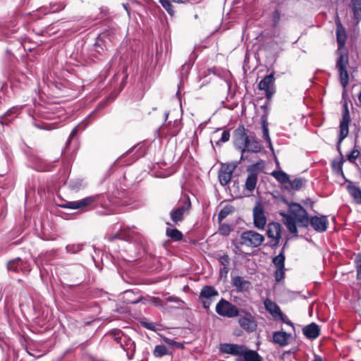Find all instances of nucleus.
<instances>
[{"label":"nucleus","mask_w":361,"mask_h":361,"mask_svg":"<svg viewBox=\"0 0 361 361\" xmlns=\"http://www.w3.org/2000/svg\"><path fill=\"white\" fill-rule=\"evenodd\" d=\"M288 208L290 214L284 212H280V214L283 216V222L288 231L292 233H297L296 224L302 226L308 224L307 213L300 204L297 203L289 204Z\"/></svg>","instance_id":"obj_1"},{"label":"nucleus","mask_w":361,"mask_h":361,"mask_svg":"<svg viewBox=\"0 0 361 361\" xmlns=\"http://www.w3.org/2000/svg\"><path fill=\"white\" fill-rule=\"evenodd\" d=\"M264 240V237L253 231L243 232L240 236V243L250 247H258Z\"/></svg>","instance_id":"obj_2"},{"label":"nucleus","mask_w":361,"mask_h":361,"mask_svg":"<svg viewBox=\"0 0 361 361\" xmlns=\"http://www.w3.org/2000/svg\"><path fill=\"white\" fill-rule=\"evenodd\" d=\"M348 64V56L347 54H341L337 60L336 67L339 72V78L341 85L345 88L349 82V75L346 67Z\"/></svg>","instance_id":"obj_3"},{"label":"nucleus","mask_w":361,"mask_h":361,"mask_svg":"<svg viewBox=\"0 0 361 361\" xmlns=\"http://www.w3.org/2000/svg\"><path fill=\"white\" fill-rule=\"evenodd\" d=\"M274 82V73H271L269 75H266L258 84L259 90L265 92L267 100H271L272 96L275 93Z\"/></svg>","instance_id":"obj_4"},{"label":"nucleus","mask_w":361,"mask_h":361,"mask_svg":"<svg viewBox=\"0 0 361 361\" xmlns=\"http://www.w3.org/2000/svg\"><path fill=\"white\" fill-rule=\"evenodd\" d=\"M216 312L224 317H233L238 314L236 307L225 300H221L216 305Z\"/></svg>","instance_id":"obj_5"},{"label":"nucleus","mask_w":361,"mask_h":361,"mask_svg":"<svg viewBox=\"0 0 361 361\" xmlns=\"http://www.w3.org/2000/svg\"><path fill=\"white\" fill-rule=\"evenodd\" d=\"M237 166V163L223 164L219 170V179L222 185H226L231 179L232 173Z\"/></svg>","instance_id":"obj_6"},{"label":"nucleus","mask_w":361,"mask_h":361,"mask_svg":"<svg viewBox=\"0 0 361 361\" xmlns=\"http://www.w3.org/2000/svg\"><path fill=\"white\" fill-rule=\"evenodd\" d=\"M94 201V198L93 197H87L76 201H66L60 204V207L69 209H84L92 204Z\"/></svg>","instance_id":"obj_7"},{"label":"nucleus","mask_w":361,"mask_h":361,"mask_svg":"<svg viewBox=\"0 0 361 361\" xmlns=\"http://www.w3.org/2000/svg\"><path fill=\"white\" fill-rule=\"evenodd\" d=\"M254 224L259 229H263L267 224L264 210L260 203H257L253 209Z\"/></svg>","instance_id":"obj_8"},{"label":"nucleus","mask_w":361,"mask_h":361,"mask_svg":"<svg viewBox=\"0 0 361 361\" xmlns=\"http://www.w3.org/2000/svg\"><path fill=\"white\" fill-rule=\"evenodd\" d=\"M350 121V116L348 105L345 103L343 105V109L342 111V120L340 122V135H348V126Z\"/></svg>","instance_id":"obj_9"},{"label":"nucleus","mask_w":361,"mask_h":361,"mask_svg":"<svg viewBox=\"0 0 361 361\" xmlns=\"http://www.w3.org/2000/svg\"><path fill=\"white\" fill-rule=\"evenodd\" d=\"M240 326L247 331H254L256 330L257 324L253 316L250 314H246L244 317L239 319Z\"/></svg>","instance_id":"obj_10"},{"label":"nucleus","mask_w":361,"mask_h":361,"mask_svg":"<svg viewBox=\"0 0 361 361\" xmlns=\"http://www.w3.org/2000/svg\"><path fill=\"white\" fill-rule=\"evenodd\" d=\"M190 207V202L189 200H188L184 205L180 206L179 207L171 212L170 216L171 220L175 224H177L179 221H182L184 214L189 210Z\"/></svg>","instance_id":"obj_11"},{"label":"nucleus","mask_w":361,"mask_h":361,"mask_svg":"<svg viewBox=\"0 0 361 361\" xmlns=\"http://www.w3.org/2000/svg\"><path fill=\"white\" fill-rule=\"evenodd\" d=\"M264 305L265 309L271 314L274 320H278L279 317H282L283 312L276 302L269 299H266Z\"/></svg>","instance_id":"obj_12"},{"label":"nucleus","mask_w":361,"mask_h":361,"mask_svg":"<svg viewBox=\"0 0 361 361\" xmlns=\"http://www.w3.org/2000/svg\"><path fill=\"white\" fill-rule=\"evenodd\" d=\"M312 226L317 231L323 232L327 228L328 221L326 216H314L310 220Z\"/></svg>","instance_id":"obj_13"},{"label":"nucleus","mask_w":361,"mask_h":361,"mask_svg":"<svg viewBox=\"0 0 361 361\" xmlns=\"http://www.w3.org/2000/svg\"><path fill=\"white\" fill-rule=\"evenodd\" d=\"M255 166H252L248 169L249 174L245 181V188L249 191H252L257 183V173L254 171Z\"/></svg>","instance_id":"obj_14"},{"label":"nucleus","mask_w":361,"mask_h":361,"mask_svg":"<svg viewBox=\"0 0 361 361\" xmlns=\"http://www.w3.org/2000/svg\"><path fill=\"white\" fill-rule=\"evenodd\" d=\"M269 101L267 102L262 106H261V109L264 111V114L261 117V128L262 130L263 135H269V130L268 127V115H269V109L268 106L269 104Z\"/></svg>","instance_id":"obj_15"},{"label":"nucleus","mask_w":361,"mask_h":361,"mask_svg":"<svg viewBox=\"0 0 361 361\" xmlns=\"http://www.w3.org/2000/svg\"><path fill=\"white\" fill-rule=\"evenodd\" d=\"M239 355L243 357L240 361H262V357L256 351L247 350L244 345Z\"/></svg>","instance_id":"obj_16"},{"label":"nucleus","mask_w":361,"mask_h":361,"mask_svg":"<svg viewBox=\"0 0 361 361\" xmlns=\"http://www.w3.org/2000/svg\"><path fill=\"white\" fill-rule=\"evenodd\" d=\"M243 345L237 344H223L220 347V350L225 353L234 355H239L242 353Z\"/></svg>","instance_id":"obj_17"},{"label":"nucleus","mask_w":361,"mask_h":361,"mask_svg":"<svg viewBox=\"0 0 361 361\" xmlns=\"http://www.w3.org/2000/svg\"><path fill=\"white\" fill-rule=\"evenodd\" d=\"M233 285L238 289L239 291H245L248 290L251 288V283L246 280H244L240 276H235L232 280Z\"/></svg>","instance_id":"obj_18"},{"label":"nucleus","mask_w":361,"mask_h":361,"mask_svg":"<svg viewBox=\"0 0 361 361\" xmlns=\"http://www.w3.org/2000/svg\"><path fill=\"white\" fill-rule=\"evenodd\" d=\"M290 335L284 331H276L273 334V341L281 346H285L288 343Z\"/></svg>","instance_id":"obj_19"},{"label":"nucleus","mask_w":361,"mask_h":361,"mask_svg":"<svg viewBox=\"0 0 361 361\" xmlns=\"http://www.w3.org/2000/svg\"><path fill=\"white\" fill-rule=\"evenodd\" d=\"M268 236L279 240L281 238V226L278 223H271L268 226Z\"/></svg>","instance_id":"obj_20"},{"label":"nucleus","mask_w":361,"mask_h":361,"mask_svg":"<svg viewBox=\"0 0 361 361\" xmlns=\"http://www.w3.org/2000/svg\"><path fill=\"white\" fill-rule=\"evenodd\" d=\"M302 331L304 334L309 338H316L319 334V326L314 323L306 326L303 328Z\"/></svg>","instance_id":"obj_21"},{"label":"nucleus","mask_w":361,"mask_h":361,"mask_svg":"<svg viewBox=\"0 0 361 361\" xmlns=\"http://www.w3.org/2000/svg\"><path fill=\"white\" fill-rule=\"evenodd\" d=\"M245 151L257 152L260 150V145L255 139V137H248L245 145Z\"/></svg>","instance_id":"obj_22"},{"label":"nucleus","mask_w":361,"mask_h":361,"mask_svg":"<svg viewBox=\"0 0 361 361\" xmlns=\"http://www.w3.org/2000/svg\"><path fill=\"white\" fill-rule=\"evenodd\" d=\"M66 4L64 1H60L58 3H54L50 4V8H42L41 11H44V14H47L48 13H56L59 12L62 10H63L66 7Z\"/></svg>","instance_id":"obj_23"},{"label":"nucleus","mask_w":361,"mask_h":361,"mask_svg":"<svg viewBox=\"0 0 361 361\" xmlns=\"http://www.w3.org/2000/svg\"><path fill=\"white\" fill-rule=\"evenodd\" d=\"M218 295V292L212 286H205L200 293L201 299L211 300L212 297Z\"/></svg>","instance_id":"obj_24"},{"label":"nucleus","mask_w":361,"mask_h":361,"mask_svg":"<svg viewBox=\"0 0 361 361\" xmlns=\"http://www.w3.org/2000/svg\"><path fill=\"white\" fill-rule=\"evenodd\" d=\"M336 37L338 47H343L346 40V34L344 27L341 23L337 24Z\"/></svg>","instance_id":"obj_25"},{"label":"nucleus","mask_w":361,"mask_h":361,"mask_svg":"<svg viewBox=\"0 0 361 361\" xmlns=\"http://www.w3.org/2000/svg\"><path fill=\"white\" fill-rule=\"evenodd\" d=\"M23 266V262L19 258L10 261L8 263V269L14 271H19L22 270Z\"/></svg>","instance_id":"obj_26"},{"label":"nucleus","mask_w":361,"mask_h":361,"mask_svg":"<svg viewBox=\"0 0 361 361\" xmlns=\"http://www.w3.org/2000/svg\"><path fill=\"white\" fill-rule=\"evenodd\" d=\"M271 175L281 183H287L290 182L288 175L282 171H273Z\"/></svg>","instance_id":"obj_27"},{"label":"nucleus","mask_w":361,"mask_h":361,"mask_svg":"<svg viewBox=\"0 0 361 361\" xmlns=\"http://www.w3.org/2000/svg\"><path fill=\"white\" fill-rule=\"evenodd\" d=\"M351 4L355 18L361 20V0H352Z\"/></svg>","instance_id":"obj_28"},{"label":"nucleus","mask_w":361,"mask_h":361,"mask_svg":"<svg viewBox=\"0 0 361 361\" xmlns=\"http://www.w3.org/2000/svg\"><path fill=\"white\" fill-rule=\"evenodd\" d=\"M166 234L173 240H180L183 238V234L176 228H167Z\"/></svg>","instance_id":"obj_29"},{"label":"nucleus","mask_w":361,"mask_h":361,"mask_svg":"<svg viewBox=\"0 0 361 361\" xmlns=\"http://www.w3.org/2000/svg\"><path fill=\"white\" fill-rule=\"evenodd\" d=\"M348 190L356 202L361 204V190L356 186H348Z\"/></svg>","instance_id":"obj_30"},{"label":"nucleus","mask_w":361,"mask_h":361,"mask_svg":"<svg viewBox=\"0 0 361 361\" xmlns=\"http://www.w3.org/2000/svg\"><path fill=\"white\" fill-rule=\"evenodd\" d=\"M153 354L155 357H159L169 354V350L162 345H157L154 350Z\"/></svg>","instance_id":"obj_31"},{"label":"nucleus","mask_w":361,"mask_h":361,"mask_svg":"<svg viewBox=\"0 0 361 361\" xmlns=\"http://www.w3.org/2000/svg\"><path fill=\"white\" fill-rule=\"evenodd\" d=\"M285 257L282 253L274 258L273 262L277 268H284Z\"/></svg>","instance_id":"obj_32"},{"label":"nucleus","mask_w":361,"mask_h":361,"mask_svg":"<svg viewBox=\"0 0 361 361\" xmlns=\"http://www.w3.org/2000/svg\"><path fill=\"white\" fill-rule=\"evenodd\" d=\"M247 138H248V137H236L235 140V146L243 151H245Z\"/></svg>","instance_id":"obj_33"},{"label":"nucleus","mask_w":361,"mask_h":361,"mask_svg":"<svg viewBox=\"0 0 361 361\" xmlns=\"http://www.w3.org/2000/svg\"><path fill=\"white\" fill-rule=\"evenodd\" d=\"M159 3L161 6L166 9V11L169 13V15H173V6L171 4L169 0H159Z\"/></svg>","instance_id":"obj_34"},{"label":"nucleus","mask_w":361,"mask_h":361,"mask_svg":"<svg viewBox=\"0 0 361 361\" xmlns=\"http://www.w3.org/2000/svg\"><path fill=\"white\" fill-rule=\"evenodd\" d=\"M82 244H72V245H68L66 247V250L67 252L71 253V254H74V253L79 252L80 250H82Z\"/></svg>","instance_id":"obj_35"},{"label":"nucleus","mask_w":361,"mask_h":361,"mask_svg":"<svg viewBox=\"0 0 361 361\" xmlns=\"http://www.w3.org/2000/svg\"><path fill=\"white\" fill-rule=\"evenodd\" d=\"M87 122L82 121L79 125H78L77 126H75V128H73L70 135L73 136V135H76L78 133H81V131L83 129H85L87 127Z\"/></svg>","instance_id":"obj_36"},{"label":"nucleus","mask_w":361,"mask_h":361,"mask_svg":"<svg viewBox=\"0 0 361 361\" xmlns=\"http://www.w3.org/2000/svg\"><path fill=\"white\" fill-rule=\"evenodd\" d=\"M292 189L298 190L301 188L303 185V182L301 179H295L293 181L289 182Z\"/></svg>","instance_id":"obj_37"},{"label":"nucleus","mask_w":361,"mask_h":361,"mask_svg":"<svg viewBox=\"0 0 361 361\" xmlns=\"http://www.w3.org/2000/svg\"><path fill=\"white\" fill-rule=\"evenodd\" d=\"M83 185V181L81 179H78L75 180H71L70 186L74 190H77L80 188Z\"/></svg>","instance_id":"obj_38"},{"label":"nucleus","mask_w":361,"mask_h":361,"mask_svg":"<svg viewBox=\"0 0 361 361\" xmlns=\"http://www.w3.org/2000/svg\"><path fill=\"white\" fill-rule=\"evenodd\" d=\"M232 211L231 207H225L221 209L219 214V221H222L229 213Z\"/></svg>","instance_id":"obj_39"},{"label":"nucleus","mask_w":361,"mask_h":361,"mask_svg":"<svg viewBox=\"0 0 361 361\" xmlns=\"http://www.w3.org/2000/svg\"><path fill=\"white\" fill-rule=\"evenodd\" d=\"M231 228L227 224H221L219 226V233L223 235H228L230 233Z\"/></svg>","instance_id":"obj_40"},{"label":"nucleus","mask_w":361,"mask_h":361,"mask_svg":"<svg viewBox=\"0 0 361 361\" xmlns=\"http://www.w3.org/2000/svg\"><path fill=\"white\" fill-rule=\"evenodd\" d=\"M284 276L283 268H277L275 272V277L277 281H281Z\"/></svg>","instance_id":"obj_41"},{"label":"nucleus","mask_w":361,"mask_h":361,"mask_svg":"<svg viewBox=\"0 0 361 361\" xmlns=\"http://www.w3.org/2000/svg\"><path fill=\"white\" fill-rule=\"evenodd\" d=\"M359 154H360V152L357 149H355L352 150L351 152L348 155V159L350 161H353L356 158H357Z\"/></svg>","instance_id":"obj_42"},{"label":"nucleus","mask_w":361,"mask_h":361,"mask_svg":"<svg viewBox=\"0 0 361 361\" xmlns=\"http://www.w3.org/2000/svg\"><path fill=\"white\" fill-rule=\"evenodd\" d=\"M357 268V279H361V256H358L356 259Z\"/></svg>","instance_id":"obj_43"},{"label":"nucleus","mask_w":361,"mask_h":361,"mask_svg":"<svg viewBox=\"0 0 361 361\" xmlns=\"http://www.w3.org/2000/svg\"><path fill=\"white\" fill-rule=\"evenodd\" d=\"M220 262L224 265V267H227L229 263V259L227 255H224L220 258Z\"/></svg>","instance_id":"obj_44"},{"label":"nucleus","mask_w":361,"mask_h":361,"mask_svg":"<svg viewBox=\"0 0 361 361\" xmlns=\"http://www.w3.org/2000/svg\"><path fill=\"white\" fill-rule=\"evenodd\" d=\"M278 320H281V321H282L283 322H284V323H286V324H288V325H290V326H293V323H292L290 320H288V319H287V318L283 315V314H282V317H279V318L278 319Z\"/></svg>","instance_id":"obj_45"},{"label":"nucleus","mask_w":361,"mask_h":361,"mask_svg":"<svg viewBox=\"0 0 361 361\" xmlns=\"http://www.w3.org/2000/svg\"><path fill=\"white\" fill-rule=\"evenodd\" d=\"M228 272V269L227 267H224L222 269H220V276L221 277H226L227 274Z\"/></svg>","instance_id":"obj_46"},{"label":"nucleus","mask_w":361,"mask_h":361,"mask_svg":"<svg viewBox=\"0 0 361 361\" xmlns=\"http://www.w3.org/2000/svg\"><path fill=\"white\" fill-rule=\"evenodd\" d=\"M235 135H245V129L243 127L238 128L235 130Z\"/></svg>","instance_id":"obj_47"},{"label":"nucleus","mask_w":361,"mask_h":361,"mask_svg":"<svg viewBox=\"0 0 361 361\" xmlns=\"http://www.w3.org/2000/svg\"><path fill=\"white\" fill-rule=\"evenodd\" d=\"M204 308L208 309L211 304V300L202 299Z\"/></svg>","instance_id":"obj_48"},{"label":"nucleus","mask_w":361,"mask_h":361,"mask_svg":"<svg viewBox=\"0 0 361 361\" xmlns=\"http://www.w3.org/2000/svg\"><path fill=\"white\" fill-rule=\"evenodd\" d=\"M142 325L147 329L154 330V325L153 323L144 322Z\"/></svg>","instance_id":"obj_49"},{"label":"nucleus","mask_w":361,"mask_h":361,"mask_svg":"<svg viewBox=\"0 0 361 361\" xmlns=\"http://www.w3.org/2000/svg\"><path fill=\"white\" fill-rule=\"evenodd\" d=\"M126 79H127V75H124L123 79H122V81L121 82V85H120V90H119V91H121L122 89L123 88V87L126 85Z\"/></svg>","instance_id":"obj_50"},{"label":"nucleus","mask_w":361,"mask_h":361,"mask_svg":"<svg viewBox=\"0 0 361 361\" xmlns=\"http://www.w3.org/2000/svg\"><path fill=\"white\" fill-rule=\"evenodd\" d=\"M152 302L155 305H161V300L159 298H153Z\"/></svg>","instance_id":"obj_51"},{"label":"nucleus","mask_w":361,"mask_h":361,"mask_svg":"<svg viewBox=\"0 0 361 361\" xmlns=\"http://www.w3.org/2000/svg\"><path fill=\"white\" fill-rule=\"evenodd\" d=\"M164 342L171 345H172L175 343V341H173V340L169 339V338H164Z\"/></svg>","instance_id":"obj_52"},{"label":"nucleus","mask_w":361,"mask_h":361,"mask_svg":"<svg viewBox=\"0 0 361 361\" xmlns=\"http://www.w3.org/2000/svg\"><path fill=\"white\" fill-rule=\"evenodd\" d=\"M229 137H221L219 142H217V144H219V142H226L228 140Z\"/></svg>","instance_id":"obj_53"},{"label":"nucleus","mask_w":361,"mask_h":361,"mask_svg":"<svg viewBox=\"0 0 361 361\" xmlns=\"http://www.w3.org/2000/svg\"><path fill=\"white\" fill-rule=\"evenodd\" d=\"M312 361H324L321 357L315 355Z\"/></svg>","instance_id":"obj_54"},{"label":"nucleus","mask_w":361,"mask_h":361,"mask_svg":"<svg viewBox=\"0 0 361 361\" xmlns=\"http://www.w3.org/2000/svg\"><path fill=\"white\" fill-rule=\"evenodd\" d=\"M123 8L127 11L128 14L130 15L129 8L128 4H123Z\"/></svg>","instance_id":"obj_55"},{"label":"nucleus","mask_w":361,"mask_h":361,"mask_svg":"<svg viewBox=\"0 0 361 361\" xmlns=\"http://www.w3.org/2000/svg\"><path fill=\"white\" fill-rule=\"evenodd\" d=\"M131 4L132 5H137V6H140V3L137 1H136V0L131 1Z\"/></svg>","instance_id":"obj_56"},{"label":"nucleus","mask_w":361,"mask_h":361,"mask_svg":"<svg viewBox=\"0 0 361 361\" xmlns=\"http://www.w3.org/2000/svg\"><path fill=\"white\" fill-rule=\"evenodd\" d=\"M221 135L223 136H225V135H229V131L228 130H224L221 133Z\"/></svg>","instance_id":"obj_57"},{"label":"nucleus","mask_w":361,"mask_h":361,"mask_svg":"<svg viewBox=\"0 0 361 361\" xmlns=\"http://www.w3.org/2000/svg\"><path fill=\"white\" fill-rule=\"evenodd\" d=\"M173 1L178 4H181L183 2V0H173Z\"/></svg>","instance_id":"obj_58"},{"label":"nucleus","mask_w":361,"mask_h":361,"mask_svg":"<svg viewBox=\"0 0 361 361\" xmlns=\"http://www.w3.org/2000/svg\"><path fill=\"white\" fill-rule=\"evenodd\" d=\"M344 137H345L344 136H342V137L339 139L338 144H340V143L341 142V141L343 140V139Z\"/></svg>","instance_id":"obj_59"},{"label":"nucleus","mask_w":361,"mask_h":361,"mask_svg":"<svg viewBox=\"0 0 361 361\" xmlns=\"http://www.w3.org/2000/svg\"><path fill=\"white\" fill-rule=\"evenodd\" d=\"M167 300H168L169 301H173V300H173V298L172 297H171V298H169Z\"/></svg>","instance_id":"obj_60"},{"label":"nucleus","mask_w":361,"mask_h":361,"mask_svg":"<svg viewBox=\"0 0 361 361\" xmlns=\"http://www.w3.org/2000/svg\"><path fill=\"white\" fill-rule=\"evenodd\" d=\"M70 142H71V138H68L67 143H70Z\"/></svg>","instance_id":"obj_61"},{"label":"nucleus","mask_w":361,"mask_h":361,"mask_svg":"<svg viewBox=\"0 0 361 361\" xmlns=\"http://www.w3.org/2000/svg\"><path fill=\"white\" fill-rule=\"evenodd\" d=\"M197 133H198L197 130H195V135H196L197 134Z\"/></svg>","instance_id":"obj_62"}]
</instances>
